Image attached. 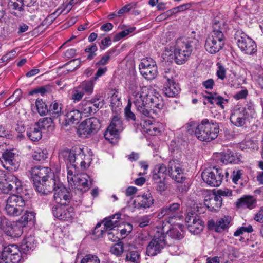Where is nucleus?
Segmentation results:
<instances>
[{
  "label": "nucleus",
  "instance_id": "864d4df0",
  "mask_svg": "<svg viewBox=\"0 0 263 263\" xmlns=\"http://www.w3.org/2000/svg\"><path fill=\"white\" fill-rule=\"evenodd\" d=\"M136 28L135 27H129L127 29H125L115 35V39L116 41H119L121 39L128 35L129 33L133 32Z\"/></svg>",
  "mask_w": 263,
  "mask_h": 263
},
{
  "label": "nucleus",
  "instance_id": "58836bf2",
  "mask_svg": "<svg viewBox=\"0 0 263 263\" xmlns=\"http://www.w3.org/2000/svg\"><path fill=\"white\" fill-rule=\"evenodd\" d=\"M191 5L190 3L180 5L178 7H175L172 9H170L165 13L162 14L160 16L163 17H166L170 16L178 12L183 11L189 9L191 7Z\"/></svg>",
  "mask_w": 263,
  "mask_h": 263
},
{
  "label": "nucleus",
  "instance_id": "09e8293b",
  "mask_svg": "<svg viewBox=\"0 0 263 263\" xmlns=\"http://www.w3.org/2000/svg\"><path fill=\"white\" fill-rule=\"evenodd\" d=\"M217 70H216V76L219 79L223 80L226 78V69L224 66L220 63L218 62L216 64Z\"/></svg>",
  "mask_w": 263,
  "mask_h": 263
},
{
  "label": "nucleus",
  "instance_id": "bb28decb",
  "mask_svg": "<svg viewBox=\"0 0 263 263\" xmlns=\"http://www.w3.org/2000/svg\"><path fill=\"white\" fill-rule=\"evenodd\" d=\"M134 103L138 111L149 117L154 105L153 100H136Z\"/></svg>",
  "mask_w": 263,
  "mask_h": 263
},
{
  "label": "nucleus",
  "instance_id": "a19ab883",
  "mask_svg": "<svg viewBox=\"0 0 263 263\" xmlns=\"http://www.w3.org/2000/svg\"><path fill=\"white\" fill-rule=\"evenodd\" d=\"M35 241L33 236L29 235L26 237L22 241V249L25 251L33 249L34 248Z\"/></svg>",
  "mask_w": 263,
  "mask_h": 263
},
{
  "label": "nucleus",
  "instance_id": "72a5a7b5",
  "mask_svg": "<svg viewBox=\"0 0 263 263\" xmlns=\"http://www.w3.org/2000/svg\"><path fill=\"white\" fill-rule=\"evenodd\" d=\"M180 91V87L175 82L171 84L166 83V87L163 89V93L167 97H176Z\"/></svg>",
  "mask_w": 263,
  "mask_h": 263
},
{
  "label": "nucleus",
  "instance_id": "37998d69",
  "mask_svg": "<svg viewBox=\"0 0 263 263\" xmlns=\"http://www.w3.org/2000/svg\"><path fill=\"white\" fill-rule=\"evenodd\" d=\"M220 160L221 162L225 164L232 163L235 161V156L233 152L228 151L221 154Z\"/></svg>",
  "mask_w": 263,
  "mask_h": 263
},
{
  "label": "nucleus",
  "instance_id": "e2e57ef3",
  "mask_svg": "<svg viewBox=\"0 0 263 263\" xmlns=\"http://www.w3.org/2000/svg\"><path fill=\"white\" fill-rule=\"evenodd\" d=\"M155 183L156 184V190L159 192H162L164 191L166 189V184L164 181V178L161 180V179L155 181Z\"/></svg>",
  "mask_w": 263,
  "mask_h": 263
},
{
  "label": "nucleus",
  "instance_id": "4c0bfd02",
  "mask_svg": "<svg viewBox=\"0 0 263 263\" xmlns=\"http://www.w3.org/2000/svg\"><path fill=\"white\" fill-rule=\"evenodd\" d=\"M231 217L229 216H224L218 219L216 222L215 231L221 232L227 229L230 223Z\"/></svg>",
  "mask_w": 263,
  "mask_h": 263
},
{
  "label": "nucleus",
  "instance_id": "a211bd4d",
  "mask_svg": "<svg viewBox=\"0 0 263 263\" xmlns=\"http://www.w3.org/2000/svg\"><path fill=\"white\" fill-rule=\"evenodd\" d=\"M185 222L188 230L194 234L200 233L203 229L204 222L195 213H189Z\"/></svg>",
  "mask_w": 263,
  "mask_h": 263
},
{
  "label": "nucleus",
  "instance_id": "f8f14e48",
  "mask_svg": "<svg viewBox=\"0 0 263 263\" xmlns=\"http://www.w3.org/2000/svg\"><path fill=\"white\" fill-rule=\"evenodd\" d=\"M21 259V252L17 245H9L2 252L0 263H18Z\"/></svg>",
  "mask_w": 263,
  "mask_h": 263
},
{
  "label": "nucleus",
  "instance_id": "aec40b11",
  "mask_svg": "<svg viewBox=\"0 0 263 263\" xmlns=\"http://www.w3.org/2000/svg\"><path fill=\"white\" fill-rule=\"evenodd\" d=\"M2 163L3 166L9 171H16L20 166L17 156L11 151L6 150L2 154Z\"/></svg>",
  "mask_w": 263,
  "mask_h": 263
},
{
  "label": "nucleus",
  "instance_id": "4be33fe9",
  "mask_svg": "<svg viewBox=\"0 0 263 263\" xmlns=\"http://www.w3.org/2000/svg\"><path fill=\"white\" fill-rule=\"evenodd\" d=\"M180 212V204L179 203H173L163 207L157 216L159 218L166 216L170 219L179 218Z\"/></svg>",
  "mask_w": 263,
  "mask_h": 263
},
{
  "label": "nucleus",
  "instance_id": "7ed1b4c3",
  "mask_svg": "<svg viewBox=\"0 0 263 263\" xmlns=\"http://www.w3.org/2000/svg\"><path fill=\"white\" fill-rule=\"evenodd\" d=\"M226 23L217 18L213 21V30L206 39L204 45L206 51L211 54L219 52L224 45L223 32L226 30Z\"/></svg>",
  "mask_w": 263,
  "mask_h": 263
},
{
  "label": "nucleus",
  "instance_id": "c85d7f7f",
  "mask_svg": "<svg viewBox=\"0 0 263 263\" xmlns=\"http://www.w3.org/2000/svg\"><path fill=\"white\" fill-rule=\"evenodd\" d=\"M256 200L252 196H245L238 199L236 206L238 208L252 209L256 206Z\"/></svg>",
  "mask_w": 263,
  "mask_h": 263
},
{
  "label": "nucleus",
  "instance_id": "4468645a",
  "mask_svg": "<svg viewBox=\"0 0 263 263\" xmlns=\"http://www.w3.org/2000/svg\"><path fill=\"white\" fill-rule=\"evenodd\" d=\"M168 175L177 183H182L186 179L182 163L176 159L168 162Z\"/></svg>",
  "mask_w": 263,
  "mask_h": 263
},
{
  "label": "nucleus",
  "instance_id": "79ce46f5",
  "mask_svg": "<svg viewBox=\"0 0 263 263\" xmlns=\"http://www.w3.org/2000/svg\"><path fill=\"white\" fill-rule=\"evenodd\" d=\"M48 152L46 149H37L32 154V158L36 161H42L45 160L48 157Z\"/></svg>",
  "mask_w": 263,
  "mask_h": 263
},
{
  "label": "nucleus",
  "instance_id": "ea45409f",
  "mask_svg": "<svg viewBox=\"0 0 263 263\" xmlns=\"http://www.w3.org/2000/svg\"><path fill=\"white\" fill-rule=\"evenodd\" d=\"M35 215L34 212L26 211L25 214L21 217L17 222L21 227H25L29 221H34Z\"/></svg>",
  "mask_w": 263,
  "mask_h": 263
},
{
  "label": "nucleus",
  "instance_id": "0e129e2a",
  "mask_svg": "<svg viewBox=\"0 0 263 263\" xmlns=\"http://www.w3.org/2000/svg\"><path fill=\"white\" fill-rule=\"evenodd\" d=\"M170 236L176 239H180L183 238V235L176 228H173L170 230Z\"/></svg>",
  "mask_w": 263,
  "mask_h": 263
},
{
  "label": "nucleus",
  "instance_id": "f257e3e1",
  "mask_svg": "<svg viewBox=\"0 0 263 263\" xmlns=\"http://www.w3.org/2000/svg\"><path fill=\"white\" fill-rule=\"evenodd\" d=\"M186 129L190 134L194 135L200 141L210 142L218 137L219 125L218 123L204 119L199 124L195 122L187 123Z\"/></svg>",
  "mask_w": 263,
  "mask_h": 263
},
{
  "label": "nucleus",
  "instance_id": "8fccbe9b",
  "mask_svg": "<svg viewBox=\"0 0 263 263\" xmlns=\"http://www.w3.org/2000/svg\"><path fill=\"white\" fill-rule=\"evenodd\" d=\"M24 3L23 0H10L8 6L13 10L21 11L23 10Z\"/></svg>",
  "mask_w": 263,
  "mask_h": 263
},
{
  "label": "nucleus",
  "instance_id": "473e14b6",
  "mask_svg": "<svg viewBox=\"0 0 263 263\" xmlns=\"http://www.w3.org/2000/svg\"><path fill=\"white\" fill-rule=\"evenodd\" d=\"M54 89V86L51 84H47L38 87L28 93L29 96H33L35 94H40L41 97H44L48 94L51 93Z\"/></svg>",
  "mask_w": 263,
  "mask_h": 263
},
{
  "label": "nucleus",
  "instance_id": "6e6552de",
  "mask_svg": "<svg viewBox=\"0 0 263 263\" xmlns=\"http://www.w3.org/2000/svg\"><path fill=\"white\" fill-rule=\"evenodd\" d=\"M124 129L121 118L118 115L114 116L110 125L104 133V137L110 143L115 144L118 142L119 133Z\"/></svg>",
  "mask_w": 263,
  "mask_h": 263
},
{
  "label": "nucleus",
  "instance_id": "bf43d9fd",
  "mask_svg": "<svg viewBox=\"0 0 263 263\" xmlns=\"http://www.w3.org/2000/svg\"><path fill=\"white\" fill-rule=\"evenodd\" d=\"M151 220V216L145 215L139 217L137 220V223L141 228H143L149 225Z\"/></svg>",
  "mask_w": 263,
  "mask_h": 263
},
{
  "label": "nucleus",
  "instance_id": "f3484780",
  "mask_svg": "<svg viewBox=\"0 0 263 263\" xmlns=\"http://www.w3.org/2000/svg\"><path fill=\"white\" fill-rule=\"evenodd\" d=\"M188 44L187 41L184 39L183 41H176L174 49V56L175 62L177 64L181 65L186 61L191 53L189 49L184 50L183 47Z\"/></svg>",
  "mask_w": 263,
  "mask_h": 263
},
{
  "label": "nucleus",
  "instance_id": "49530a36",
  "mask_svg": "<svg viewBox=\"0 0 263 263\" xmlns=\"http://www.w3.org/2000/svg\"><path fill=\"white\" fill-rule=\"evenodd\" d=\"M239 76L236 72L232 71L228 78V83L231 87H235L239 85Z\"/></svg>",
  "mask_w": 263,
  "mask_h": 263
},
{
  "label": "nucleus",
  "instance_id": "f03ea898",
  "mask_svg": "<svg viewBox=\"0 0 263 263\" xmlns=\"http://www.w3.org/2000/svg\"><path fill=\"white\" fill-rule=\"evenodd\" d=\"M61 163H65L68 170L74 171L79 167L84 170L88 167L91 160L90 155L86 156L83 149L78 148L74 150L64 149L61 151L59 155Z\"/></svg>",
  "mask_w": 263,
  "mask_h": 263
},
{
  "label": "nucleus",
  "instance_id": "a878e982",
  "mask_svg": "<svg viewBox=\"0 0 263 263\" xmlns=\"http://www.w3.org/2000/svg\"><path fill=\"white\" fill-rule=\"evenodd\" d=\"M222 198H220L215 194L206 196L204 200V205L212 212L219 210L222 205Z\"/></svg>",
  "mask_w": 263,
  "mask_h": 263
},
{
  "label": "nucleus",
  "instance_id": "69168bd1",
  "mask_svg": "<svg viewBox=\"0 0 263 263\" xmlns=\"http://www.w3.org/2000/svg\"><path fill=\"white\" fill-rule=\"evenodd\" d=\"M143 128L146 132H152V127L154 126L153 121L151 119L144 120L142 124Z\"/></svg>",
  "mask_w": 263,
  "mask_h": 263
},
{
  "label": "nucleus",
  "instance_id": "a18cd8bd",
  "mask_svg": "<svg viewBox=\"0 0 263 263\" xmlns=\"http://www.w3.org/2000/svg\"><path fill=\"white\" fill-rule=\"evenodd\" d=\"M125 260L131 263H139L140 254L137 251H130L127 253Z\"/></svg>",
  "mask_w": 263,
  "mask_h": 263
},
{
  "label": "nucleus",
  "instance_id": "c9c22d12",
  "mask_svg": "<svg viewBox=\"0 0 263 263\" xmlns=\"http://www.w3.org/2000/svg\"><path fill=\"white\" fill-rule=\"evenodd\" d=\"M27 136L33 141L40 140L42 137V131L35 124L27 131Z\"/></svg>",
  "mask_w": 263,
  "mask_h": 263
},
{
  "label": "nucleus",
  "instance_id": "c756f323",
  "mask_svg": "<svg viewBox=\"0 0 263 263\" xmlns=\"http://www.w3.org/2000/svg\"><path fill=\"white\" fill-rule=\"evenodd\" d=\"M7 180L11 187V193L15 194L21 192L22 182L17 177L12 174H8L7 176Z\"/></svg>",
  "mask_w": 263,
  "mask_h": 263
},
{
  "label": "nucleus",
  "instance_id": "dca6fc26",
  "mask_svg": "<svg viewBox=\"0 0 263 263\" xmlns=\"http://www.w3.org/2000/svg\"><path fill=\"white\" fill-rule=\"evenodd\" d=\"M52 213L55 217L63 221H71L75 216L73 208L67 207L66 204L54 206Z\"/></svg>",
  "mask_w": 263,
  "mask_h": 263
},
{
  "label": "nucleus",
  "instance_id": "3c124183",
  "mask_svg": "<svg viewBox=\"0 0 263 263\" xmlns=\"http://www.w3.org/2000/svg\"><path fill=\"white\" fill-rule=\"evenodd\" d=\"M175 71L171 69H166L163 73V77L166 80V83L171 84L174 81V77H176Z\"/></svg>",
  "mask_w": 263,
  "mask_h": 263
},
{
  "label": "nucleus",
  "instance_id": "4d7b16f0",
  "mask_svg": "<svg viewBox=\"0 0 263 263\" xmlns=\"http://www.w3.org/2000/svg\"><path fill=\"white\" fill-rule=\"evenodd\" d=\"M61 104H59L57 102H54L50 104L49 108V112H50L53 116L58 115L61 111Z\"/></svg>",
  "mask_w": 263,
  "mask_h": 263
},
{
  "label": "nucleus",
  "instance_id": "423d86ee",
  "mask_svg": "<svg viewBox=\"0 0 263 263\" xmlns=\"http://www.w3.org/2000/svg\"><path fill=\"white\" fill-rule=\"evenodd\" d=\"M5 211L7 215L16 217L20 216L24 210L25 201L21 196L12 194L5 201Z\"/></svg>",
  "mask_w": 263,
  "mask_h": 263
},
{
  "label": "nucleus",
  "instance_id": "9d476101",
  "mask_svg": "<svg viewBox=\"0 0 263 263\" xmlns=\"http://www.w3.org/2000/svg\"><path fill=\"white\" fill-rule=\"evenodd\" d=\"M202 178L211 186H219L223 178V171L215 167L206 169L202 173Z\"/></svg>",
  "mask_w": 263,
  "mask_h": 263
},
{
  "label": "nucleus",
  "instance_id": "de8ad7c7",
  "mask_svg": "<svg viewBox=\"0 0 263 263\" xmlns=\"http://www.w3.org/2000/svg\"><path fill=\"white\" fill-rule=\"evenodd\" d=\"M98 50V47L95 44L87 46L84 50V51L88 53L87 59L89 60L93 59L96 55V52Z\"/></svg>",
  "mask_w": 263,
  "mask_h": 263
},
{
  "label": "nucleus",
  "instance_id": "393cba45",
  "mask_svg": "<svg viewBox=\"0 0 263 263\" xmlns=\"http://www.w3.org/2000/svg\"><path fill=\"white\" fill-rule=\"evenodd\" d=\"M81 118V113L80 110H72L68 112L60 122L63 127H66L71 124L77 123Z\"/></svg>",
  "mask_w": 263,
  "mask_h": 263
},
{
  "label": "nucleus",
  "instance_id": "2eb2a0df",
  "mask_svg": "<svg viewBox=\"0 0 263 263\" xmlns=\"http://www.w3.org/2000/svg\"><path fill=\"white\" fill-rule=\"evenodd\" d=\"M30 174L34 187L38 185L47 177L54 176V173L49 167L40 166L31 168Z\"/></svg>",
  "mask_w": 263,
  "mask_h": 263
},
{
  "label": "nucleus",
  "instance_id": "6ab92c4d",
  "mask_svg": "<svg viewBox=\"0 0 263 263\" xmlns=\"http://www.w3.org/2000/svg\"><path fill=\"white\" fill-rule=\"evenodd\" d=\"M60 182L59 180L54 175L45 178L34 189L41 195H45L54 191Z\"/></svg>",
  "mask_w": 263,
  "mask_h": 263
},
{
  "label": "nucleus",
  "instance_id": "052dcab7",
  "mask_svg": "<svg viewBox=\"0 0 263 263\" xmlns=\"http://www.w3.org/2000/svg\"><path fill=\"white\" fill-rule=\"evenodd\" d=\"M215 194L217 196H219L220 198H222V197H231L233 195L232 190L229 189H219L217 191Z\"/></svg>",
  "mask_w": 263,
  "mask_h": 263
},
{
  "label": "nucleus",
  "instance_id": "603ef678",
  "mask_svg": "<svg viewBox=\"0 0 263 263\" xmlns=\"http://www.w3.org/2000/svg\"><path fill=\"white\" fill-rule=\"evenodd\" d=\"M79 109L80 112H82L85 114H91V107H90L89 101L83 100L79 105Z\"/></svg>",
  "mask_w": 263,
  "mask_h": 263
},
{
  "label": "nucleus",
  "instance_id": "9b49d317",
  "mask_svg": "<svg viewBox=\"0 0 263 263\" xmlns=\"http://www.w3.org/2000/svg\"><path fill=\"white\" fill-rule=\"evenodd\" d=\"M100 128V122L96 118H90L82 122L78 126L77 134L82 138H86L96 133Z\"/></svg>",
  "mask_w": 263,
  "mask_h": 263
},
{
  "label": "nucleus",
  "instance_id": "1a4fd4ad",
  "mask_svg": "<svg viewBox=\"0 0 263 263\" xmlns=\"http://www.w3.org/2000/svg\"><path fill=\"white\" fill-rule=\"evenodd\" d=\"M166 244H167V235L157 231L147 246V255L151 256L156 255L161 252Z\"/></svg>",
  "mask_w": 263,
  "mask_h": 263
},
{
  "label": "nucleus",
  "instance_id": "5fc2aeb1",
  "mask_svg": "<svg viewBox=\"0 0 263 263\" xmlns=\"http://www.w3.org/2000/svg\"><path fill=\"white\" fill-rule=\"evenodd\" d=\"M123 251V245L121 242L114 245L110 248V252L116 256L121 255Z\"/></svg>",
  "mask_w": 263,
  "mask_h": 263
},
{
  "label": "nucleus",
  "instance_id": "13d9d810",
  "mask_svg": "<svg viewBox=\"0 0 263 263\" xmlns=\"http://www.w3.org/2000/svg\"><path fill=\"white\" fill-rule=\"evenodd\" d=\"M242 149L253 150L258 148L257 145L251 140L246 141L240 145Z\"/></svg>",
  "mask_w": 263,
  "mask_h": 263
},
{
  "label": "nucleus",
  "instance_id": "6e6d98bb",
  "mask_svg": "<svg viewBox=\"0 0 263 263\" xmlns=\"http://www.w3.org/2000/svg\"><path fill=\"white\" fill-rule=\"evenodd\" d=\"M81 263H100V261L97 256L88 254L83 257Z\"/></svg>",
  "mask_w": 263,
  "mask_h": 263
},
{
  "label": "nucleus",
  "instance_id": "20e7f679",
  "mask_svg": "<svg viewBox=\"0 0 263 263\" xmlns=\"http://www.w3.org/2000/svg\"><path fill=\"white\" fill-rule=\"evenodd\" d=\"M254 114L252 105H249L247 108L237 104L232 110L230 120L237 127H245L250 122V119L252 118Z\"/></svg>",
  "mask_w": 263,
  "mask_h": 263
},
{
  "label": "nucleus",
  "instance_id": "338daca9",
  "mask_svg": "<svg viewBox=\"0 0 263 263\" xmlns=\"http://www.w3.org/2000/svg\"><path fill=\"white\" fill-rule=\"evenodd\" d=\"M9 224L8 220L5 216H0V234L5 231Z\"/></svg>",
  "mask_w": 263,
  "mask_h": 263
},
{
  "label": "nucleus",
  "instance_id": "cd10ccee",
  "mask_svg": "<svg viewBox=\"0 0 263 263\" xmlns=\"http://www.w3.org/2000/svg\"><path fill=\"white\" fill-rule=\"evenodd\" d=\"M93 83L91 81L84 82L81 87L77 88L75 90L72 99H81L83 97L84 92L87 94L91 93L93 91Z\"/></svg>",
  "mask_w": 263,
  "mask_h": 263
},
{
  "label": "nucleus",
  "instance_id": "5701e85b",
  "mask_svg": "<svg viewBox=\"0 0 263 263\" xmlns=\"http://www.w3.org/2000/svg\"><path fill=\"white\" fill-rule=\"evenodd\" d=\"M58 184L54 190V199L59 205L66 204L71 198L70 193L61 182Z\"/></svg>",
  "mask_w": 263,
  "mask_h": 263
},
{
  "label": "nucleus",
  "instance_id": "c03bdc74",
  "mask_svg": "<svg viewBox=\"0 0 263 263\" xmlns=\"http://www.w3.org/2000/svg\"><path fill=\"white\" fill-rule=\"evenodd\" d=\"M35 104L37 110L40 115H46L49 112V107L43 100H36Z\"/></svg>",
  "mask_w": 263,
  "mask_h": 263
},
{
  "label": "nucleus",
  "instance_id": "e433bc0d",
  "mask_svg": "<svg viewBox=\"0 0 263 263\" xmlns=\"http://www.w3.org/2000/svg\"><path fill=\"white\" fill-rule=\"evenodd\" d=\"M35 124L39 127L40 129L50 130L53 129V122L51 118L46 117L40 119Z\"/></svg>",
  "mask_w": 263,
  "mask_h": 263
},
{
  "label": "nucleus",
  "instance_id": "774afa93",
  "mask_svg": "<svg viewBox=\"0 0 263 263\" xmlns=\"http://www.w3.org/2000/svg\"><path fill=\"white\" fill-rule=\"evenodd\" d=\"M254 219L260 223L263 224V209H261L254 216Z\"/></svg>",
  "mask_w": 263,
  "mask_h": 263
},
{
  "label": "nucleus",
  "instance_id": "f704fd0d",
  "mask_svg": "<svg viewBox=\"0 0 263 263\" xmlns=\"http://www.w3.org/2000/svg\"><path fill=\"white\" fill-rule=\"evenodd\" d=\"M184 39L187 41L188 44H186V46L183 47V49H184V50H186V49H189L190 50L191 53H192L193 48L194 47L196 48L199 45L198 39L196 37L195 32L194 31L192 32V35L191 36L181 37L178 39L176 41H182Z\"/></svg>",
  "mask_w": 263,
  "mask_h": 263
},
{
  "label": "nucleus",
  "instance_id": "39448f33",
  "mask_svg": "<svg viewBox=\"0 0 263 263\" xmlns=\"http://www.w3.org/2000/svg\"><path fill=\"white\" fill-rule=\"evenodd\" d=\"M78 170H68L67 180L72 189L76 192L78 191V194L82 195L90 188V185L88 183L90 177L85 173L77 174Z\"/></svg>",
  "mask_w": 263,
  "mask_h": 263
},
{
  "label": "nucleus",
  "instance_id": "2f4dec72",
  "mask_svg": "<svg viewBox=\"0 0 263 263\" xmlns=\"http://www.w3.org/2000/svg\"><path fill=\"white\" fill-rule=\"evenodd\" d=\"M121 214L119 213L113 215L109 217L106 218L104 221V227L106 231H111L114 228L119 226V219L121 218Z\"/></svg>",
  "mask_w": 263,
  "mask_h": 263
},
{
  "label": "nucleus",
  "instance_id": "680f3d73",
  "mask_svg": "<svg viewBox=\"0 0 263 263\" xmlns=\"http://www.w3.org/2000/svg\"><path fill=\"white\" fill-rule=\"evenodd\" d=\"M7 177L0 183V190L2 192L5 194H9L11 193L10 187L9 185Z\"/></svg>",
  "mask_w": 263,
  "mask_h": 263
},
{
  "label": "nucleus",
  "instance_id": "7c9ffc66",
  "mask_svg": "<svg viewBox=\"0 0 263 263\" xmlns=\"http://www.w3.org/2000/svg\"><path fill=\"white\" fill-rule=\"evenodd\" d=\"M168 174V166L167 167L163 163L157 164L153 171V179L155 181L158 180L161 178H165L164 176Z\"/></svg>",
  "mask_w": 263,
  "mask_h": 263
},
{
  "label": "nucleus",
  "instance_id": "0eeeda50",
  "mask_svg": "<svg viewBox=\"0 0 263 263\" xmlns=\"http://www.w3.org/2000/svg\"><path fill=\"white\" fill-rule=\"evenodd\" d=\"M235 40L241 51L245 54L253 55L257 52L255 42L242 30H238L235 33Z\"/></svg>",
  "mask_w": 263,
  "mask_h": 263
},
{
  "label": "nucleus",
  "instance_id": "412c9836",
  "mask_svg": "<svg viewBox=\"0 0 263 263\" xmlns=\"http://www.w3.org/2000/svg\"><path fill=\"white\" fill-rule=\"evenodd\" d=\"M130 93L133 97L136 99H145L146 98L148 99H158L160 96L156 90L147 87L131 88Z\"/></svg>",
  "mask_w": 263,
  "mask_h": 263
},
{
  "label": "nucleus",
  "instance_id": "ddd939ff",
  "mask_svg": "<svg viewBox=\"0 0 263 263\" xmlns=\"http://www.w3.org/2000/svg\"><path fill=\"white\" fill-rule=\"evenodd\" d=\"M139 70L145 79L148 80L155 79L158 72L156 62L151 58L142 59L139 65Z\"/></svg>",
  "mask_w": 263,
  "mask_h": 263
},
{
  "label": "nucleus",
  "instance_id": "b1692460",
  "mask_svg": "<svg viewBox=\"0 0 263 263\" xmlns=\"http://www.w3.org/2000/svg\"><path fill=\"white\" fill-rule=\"evenodd\" d=\"M154 199L149 193L137 197L134 200L135 207L137 209L150 208L154 204Z\"/></svg>",
  "mask_w": 263,
  "mask_h": 263
}]
</instances>
